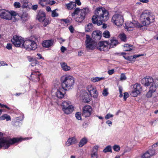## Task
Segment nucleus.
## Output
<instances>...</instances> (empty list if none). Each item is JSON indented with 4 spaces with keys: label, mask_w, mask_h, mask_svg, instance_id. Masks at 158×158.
Returning a JSON list of instances; mask_svg holds the SVG:
<instances>
[{
    "label": "nucleus",
    "mask_w": 158,
    "mask_h": 158,
    "mask_svg": "<svg viewBox=\"0 0 158 158\" xmlns=\"http://www.w3.org/2000/svg\"><path fill=\"white\" fill-rule=\"evenodd\" d=\"M95 15L92 17V22L100 26L103 22L106 21L109 19L108 11L104 8L100 7L97 8L94 11Z\"/></svg>",
    "instance_id": "nucleus-1"
},
{
    "label": "nucleus",
    "mask_w": 158,
    "mask_h": 158,
    "mask_svg": "<svg viewBox=\"0 0 158 158\" xmlns=\"http://www.w3.org/2000/svg\"><path fill=\"white\" fill-rule=\"evenodd\" d=\"M142 25L141 28L143 26L149 25L155 21V17L148 10L144 11L140 16Z\"/></svg>",
    "instance_id": "nucleus-2"
},
{
    "label": "nucleus",
    "mask_w": 158,
    "mask_h": 158,
    "mask_svg": "<svg viewBox=\"0 0 158 158\" xmlns=\"http://www.w3.org/2000/svg\"><path fill=\"white\" fill-rule=\"evenodd\" d=\"M88 10L89 9L87 8L82 9L76 8L74 12L71 13V16L74 17L76 21L81 23L85 19L86 14Z\"/></svg>",
    "instance_id": "nucleus-3"
},
{
    "label": "nucleus",
    "mask_w": 158,
    "mask_h": 158,
    "mask_svg": "<svg viewBox=\"0 0 158 158\" xmlns=\"http://www.w3.org/2000/svg\"><path fill=\"white\" fill-rule=\"evenodd\" d=\"M62 88L65 90H69L73 88L75 83L74 78L70 75H66L62 77Z\"/></svg>",
    "instance_id": "nucleus-4"
},
{
    "label": "nucleus",
    "mask_w": 158,
    "mask_h": 158,
    "mask_svg": "<svg viewBox=\"0 0 158 158\" xmlns=\"http://www.w3.org/2000/svg\"><path fill=\"white\" fill-rule=\"evenodd\" d=\"M20 140V139L16 138L12 139H0V148L3 147L5 149L8 148L11 145L18 142Z\"/></svg>",
    "instance_id": "nucleus-5"
},
{
    "label": "nucleus",
    "mask_w": 158,
    "mask_h": 158,
    "mask_svg": "<svg viewBox=\"0 0 158 158\" xmlns=\"http://www.w3.org/2000/svg\"><path fill=\"white\" fill-rule=\"evenodd\" d=\"M24 48L28 51L34 50L37 48V45L33 40L29 39L24 41Z\"/></svg>",
    "instance_id": "nucleus-6"
},
{
    "label": "nucleus",
    "mask_w": 158,
    "mask_h": 158,
    "mask_svg": "<svg viewBox=\"0 0 158 158\" xmlns=\"http://www.w3.org/2000/svg\"><path fill=\"white\" fill-rule=\"evenodd\" d=\"M61 107L64 112L67 114H70L73 110V106L70 102H63L61 103Z\"/></svg>",
    "instance_id": "nucleus-7"
},
{
    "label": "nucleus",
    "mask_w": 158,
    "mask_h": 158,
    "mask_svg": "<svg viewBox=\"0 0 158 158\" xmlns=\"http://www.w3.org/2000/svg\"><path fill=\"white\" fill-rule=\"evenodd\" d=\"M86 40L85 41V45L87 50H93L97 46L96 41L91 39L88 35H86Z\"/></svg>",
    "instance_id": "nucleus-8"
},
{
    "label": "nucleus",
    "mask_w": 158,
    "mask_h": 158,
    "mask_svg": "<svg viewBox=\"0 0 158 158\" xmlns=\"http://www.w3.org/2000/svg\"><path fill=\"white\" fill-rule=\"evenodd\" d=\"M112 22L117 26H121L124 22L123 17L120 14H116L113 16Z\"/></svg>",
    "instance_id": "nucleus-9"
},
{
    "label": "nucleus",
    "mask_w": 158,
    "mask_h": 158,
    "mask_svg": "<svg viewBox=\"0 0 158 158\" xmlns=\"http://www.w3.org/2000/svg\"><path fill=\"white\" fill-rule=\"evenodd\" d=\"M142 25L138 22L134 21L132 22L127 21L125 23V29L128 31H131L133 30L134 27H135L138 28H142Z\"/></svg>",
    "instance_id": "nucleus-10"
},
{
    "label": "nucleus",
    "mask_w": 158,
    "mask_h": 158,
    "mask_svg": "<svg viewBox=\"0 0 158 158\" xmlns=\"http://www.w3.org/2000/svg\"><path fill=\"white\" fill-rule=\"evenodd\" d=\"M13 44L16 47L23 46L24 40L21 36L15 35L11 40Z\"/></svg>",
    "instance_id": "nucleus-11"
},
{
    "label": "nucleus",
    "mask_w": 158,
    "mask_h": 158,
    "mask_svg": "<svg viewBox=\"0 0 158 158\" xmlns=\"http://www.w3.org/2000/svg\"><path fill=\"white\" fill-rule=\"evenodd\" d=\"M132 87L133 89L130 94L131 96L136 97L142 90V87L139 84L135 83L133 85Z\"/></svg>",
    "instance_id": "nucleus-12"
},
{
    "label": "nucleus",
    "mask_w": 158,
    "mask_h": 158,
    "mask_svg": "<svg viewBox=\"0 0 158 158\" xmlns=\"http://www.w3.org/2000/svg\"><path fill=\"white\" fill-rule=\"evenodd\" d=\"M108 43L106 41H100L97 45V48L100 51H107L109 50Z\"/></svg>",
    "instance_id": "nucleus-13"
},
{
    "label": "nucleus",
    "mask_w": 158,
    "mask_h": 158,
    "mask_svg": "<svg viewBox=\"0 0 158 158\" xmlns=\"http://www.w3.org/2000/svg\"><path fill=\"white\" fill-rule=\"evenodd\" d=\"M11 14L10 12L5 9H0V17L1 18L7 19H11Z\"/></svg>",
    "instance_id": "nucleus-14"
},
{
    "label": "nucleus",
    "mask_w": 158,
    "mask_h": 158,
    "mask_svg": "<svg viewBox=\"0 0 158 158\" xmlns=\"http://www.w3.org/2000/svg\"><path fill=\"white\" fill-rule=\"evenodd\" d=\"M92 110V108L90 106H85L83 108L82 116L85 117H89L91 115Z\"/></svg>",
    "instance_id": "nucleus-15"
},
{
    "label": "nucleus",
    "mask_w": 158,
    "mask_h": 158,
    "mask_svg": "<svg viewBox=\"0 0 158 158\" xmlns=\"http://www.w3.org/2000/svg\"><path fill=\"white\" fill-rule=\"evenodd\" d=\"M80 97L82 98L84 102H88L90 101L91 96L89 95L85 91H81L80 92Z\"/></svg>",
    "instance_id": "nucleus-16"
},
{
    "label": "nucleus",
    "mask_w": 158,
    "mask_h": 158,
    "mask_svg": "<svg viewBox=\"0 0 158 158\" xmlns=\"http://www.w3.org/2000/svg\"><path fill=\"white\" fill-rule=\"evenodd\" d=\"M54 43V40H44L42 43V45L44 48H48L52 46Z\"/></svg>",
    "instance_id": "nucleus-17"
},
{
    "label": "nucleus",
    "mask_w": 158,
    "mask_h": 158,
    "mask_svg": "<svg viewBox=\"0 0 158 158\" xmlns=\"http://www.w3.org/2000/svg\"><path fill=\"white\" fill-rule=\"evenodd\" d=\"M40 74L38 71L32 72L31 75V79L35 82H37L40 80Z\"/></svg>",
    "instance_id": "nucleus-18"
},
{
    "label": "nucleus",
    "mask_w": 158,
    "mask_h": 158,
    "mask_svg": "<svg viewBox=\"0 0 158 158\" xmlns=\"http://www.w3.org/2000/svg\"><path fill=\"white\" fill-rule=\"evenodd\" d=\"M102 32L99 31H93L92 34V36L95 40H99L102 36Z\"/></svg>",
    "instance_id": "nucleus-19"
},
{
    "label": "nucleus",
    "mask_w": 158,
    "mask_h": 158,
    "mask_svg": "<svg viewBox=\"0 0 158 158\" xmlns=\"http://www.w3.org/2000/svg\"><path fill=\"white\" fill-rule=\"evenodd\" d=\"M155 151L153 150H149L146 152L142 156V158H149L154 155Z\"/></svg>",
    "instance_id": "nucleus-20"
},
{
    "label": "nucleus",
    "mask_w": 158,
    "mask_h": 158,
    "mask_svg": "<svg viewBox=\"0 0 158 158\" xmlns=\"http://www.w3.org/2000/svg\"><path fill=\"white\" fill-rule=\"evenodd\" d=\"M38 20L40 22H43L45 20V13L43 11H40L37 16Z\"/></svg>",
    "instance_id": "nucleus-21"
},
{
    "label": "nucleus",
    "mask_w": 158,
    "mask_h": 158,
    "mask_svg": "<svg viewBox=\"0 0 158 158\" xmlns=\"http://www.w3.org/2000/svg\"><path fill=\"white\" fill-rule=\"evenodd\" d=\"M145 81V83L144 85L145 86H150L151 85H153V80L152 77H148V78H145L143 79V81Z\"/></svg>",
    "instance_id": "nucleus-22"
},
{
    "label": "nucleus",
    "mask_w": 158,
    "mask_h": 158,
    "mask_svg": "<svg viewBox=\"0 0 158 158\" xmlns=\"http://www.w3.org/2000/svg\"><path fill=\"white\" fill-rule=\"evenodd\" d=\"M109 43L110 44V47L114 48L118 44L117 40L114 38H112L110 40Z\"/></svg>",
    "instance_id": "nucleus-23"
},
{
    "label": "nucleus",
    "mask_w": 158,
    "mask_h": 158,
    "mask_svg": "<svg viewBox=\"0 0 158 158\" xmlns=\"http://www.w3.org/2000/svg\"><path fill=\"white\" fill-rule=\"evenodd\" d=\"M77 143V140L76 138L74 137H72L69 138L66 143V145L69 146L70 145L75 144Z\"/></svg>",
    "instance_id": "nucleus-24"
},
{
    "label": "nucleus",
    "mask_w": 158,
    "mask_h": 158,
    "mask_svg": "<svg viewBox=\"0 0 158 158\" xmlns=\"http://www.w3.org/2000/svg\"><path fill=\"white\" fill-rule=\"evenodd\" d=\"M65 6L67 7L68 9L71 10L76 9V5L75 2H70V3L66 4Z\"/></svg>",
    "instance_id": "nucleus-25"
},
{
    "label": "nucleus",
    "mask_w": 158,
    "mask_h": 158,
    "mask_svg": "<svg viewBox=\"0 0 158 158\" xmlns=\"http://www.w3.org/2000/svg\"><path fill=\"white\" fill-rule=\"evenodd\" d=\"M60 65L62 69L65 71H69L71 69L70 67L67 65V63L64 62L61 63Z\"/></svg>",
    "instance_id": "nucleus-26"
},
{
    "label": "nucleus",
    "mask_w": 158,
    "mask_h": 158,
    "mask_svg": "<svg viewBox=\"0 0 158 158\" xmlns=\"http://www.w3.org/2000/svg\"><path fill=\"white\" fill-rule=\"evenodd\" d=\"M56 94L57 98H62L64 96V93L62 91L61 89L57 90Z\"/></svg>",
    "instance_id": "nucleus-27"
},
{
    "label": "nucleus",
    "mask_w": 158,
    "mask_h": 158,
    "mask_svg": "<svg viewBox=\"0 0 158 158\" xmlns=\"http://www.w3.org/2000/svg\"><path fill=\"white\" fill-rule=\"evenodd\" d=\"M93 24L92 23H89L85 27V31L86 32H89L93 30Z\"/></svg>",
    "instance_id": "nucleus-28"
},
{
    "label": "nucleus",
    "mask_w": 158,
    "mask_h": 158,
    "mask_svg": "<svg viewBox=\"0 0 158 158\" xmlns=\"http://www.w3.org/2000/svg\"><path fill=\"white\" fill-rule=\"evenodd\" d=\"M87 139L86 138L84 137L83 138L79 143V146L81 147H82L85 144L87 143Z\"/></svg>",
    "instance_id": "nucleus-29"
},
{
    "label": "nucleus",
    "mask_w": 158,
    "mask_h": 158,
    "mask_svg": "<svg viewBox=\"0 0 158 158\" xmlns=\"http://www.w3.org/2000/svg\"><path fill=\"white\" fill-rule=\"evenodd\" d=\"M6 119V121L11 120V118L9 115L6 114H4L0 117V120H3Z\"/></svg>",
    "instance_id": "nucleus-30"
},
{
    "label": "nucleus",
    "mask_w": 158,
    "mask_h": 158,
    "mask_svg": "<svg viewBox=\"0 0 158 158\" xmlns=\"http://www.w3.org/2000/svg\"><path fill=\"white\" fill-rule=\"evenodd\" d=\"M104 79V77H93L91 78V80L93 82H95Z\"/></svg>",
    "instance_id": "nucleus-31"
},
{
    "label": "nucleus",
    "mask_w": 158,
    "mask_h": 158,
    "mask_svg": "<svg viewBox=\"0 0 158 158\" xmlns=\"http://www.w3.org/2000/svg\"><path fill=\"white\" fill-rule=\"evenodd\" d=\"M90 93V94L91 96H93L94 98H96L98 96V92L97 91V90L96 89V91H94V90H91V91L89 92Z\"/></svg>",
    "instance_id": "nucleus-32"
},
{
    "label": "nucleus",
    "mask_w": 158,
    "mask_h": 158,
    "mask_svg": "<svg viewBox=\"0 0 158 158\" xmlns=\"http://www.w3.org/2000/svg\"><path fill=\"white\" fill-rule=\"evenodd\" d=\"M118 37L122 41L125 42L126 40V35L124 33L120 34Z\"/></svg>",
    "instance_id": "nucleus-33"
},
{
    "label": "nucleus",
    "mask_w": 158,
    "mask_h": 158,
    "mask_svg": "<svg viewBox=\"0 0 158 158\" xmlns=\"http://www.w3.org/2000/svg\"><path fill=\"white\" fill-rule=\"evenodd\" d=\"M124 50L125 51H129L132 50V47L127 44H126L124 45Z\"/></svg>",
    "instance_id": "nucleus-34"
},
{
    "label": "nucleus",
    "mask_w": 158,
    "mask_h": 158,
    "mask_svg": "<svg viewBox=\"0 0 158 158\" xmlns=\"http://www.w3.org/2000/svg\"><path fill=\"white\" fill-rule=\"evenodd\" d=\"M103 36L106 38H109L110 35L109 32L108 31H105L102 34Z\"/></svg>",
    "instance_id": "nucleus-35"
},
{
    "label": "nucleus",
    "mask_w": 158,
    "mask_h": 158,
    "mask_svg": "<svg viewBox=\"0 0 158 158\" xmlns=\"http://www.w3.org/2000/svg\"><path fill=\"white\" fill-rule=\"evenodd\" d=\"M87 88L89 92L91 91V90H94V91H95V92L96 91V88L92 85H88L87 86Z\"/></svg>",
    "instance_id": "nucleus-36"
},
{
    "label": "nucleus",
    "mask_w": 158,
    "mask_h": 158,
    "mask_svg": "<svg viewBox=\"0 0 158 158\" xmlns=\"http://www.w3.org/2000/svg\"><path fill=\"white\" fill-rule=\"evenodd\" d=\"M123 57L126 60H129L131 62H134L135 61V60H134V57H133V56H123Z\"/></svg>",
    "instance_id": "nucleus-37"
},
{
    "label": "nucleus",
    "mask_w": 158,
    "mask_h": 158,
    "mask_svg": "<svg viewBox=\"0 0 158 158\" xmlns=\"http://www.w3.org/2000/svg\"><path fill=\"white\" fill-rule=\"evenodd\" d=\"M150 86L149 90L152 91L153 92H155L156 89V86L155 84L153 83V85H151Z\"/></svg>",
    "instance_id": "nucleus-38"
},
{
    "label": "nucleus",
    "mask_w": 158,
    "mask_h": 158,
    "mask_svg": "<svg viewBox=\"0 0 158 158\" xmlns=\"http://www.w3.org/2000/svg\"><path fill=\"white\" fill-rule=\"evenodd\" d=\"M105 153L107 152H111V148L110 146H108L106 147L103 150Z\"/></svg>",
    "instance_id": "nucleus-39"
},
{
    "label": "nucleus",
    "mask_w": 158,
    "mask_h": 158,
    "mask_svg": "<svg viewBox=\"0 0 158 158\" xmlns=\"http://www.w3.org/2000/svg\"><path fill=\"white\" fill-rule=\"evenodd\" d=\"M108 89L107 88H105L104 89L102 92V95L104 96H107L109 93L108 92Z\"/></svg>",
    "instance_id": "nucleus-40"
},
{
    "label": "nucleus",
    "mask_w": 158,
    "mask_h": 158,
    "mask_svg": "<svg viewBox=\"0 0 158 158\" xmlns=\"http://www.w3.org/2000/svg\"><path fill=\"white\" fill-rule=\"evenodd\" d=\"M113 149L114 151L118 152L120 149V147L118 145H115L113 147Z\"/></svg>",
    "instance_id": "nucleus-41"
},
{
    "label": "nucleus",
    "mask_w": 158,
    "mask_h": 158,
    "mask_svg": "<svg viewBox=\"0 0 158 158\" xmlns=\"http://www.w3.org/2000/svg\"><path fill=\"white\" fill-rule=\"evenodd\" d=\"M76 118L79 120H81V113L80 112H77L75 114Z\"/></svg>",
    "instance_id": "nucleus-42"
},
{
    "label": "nucleus",
    "mask_w": 158,
    "mask_h": 158,
    "mask_svg": "<svg viewBox=\"0 0 158 158\" xmlns=\"http://www.w3.org/2000/svg\"><path fill=\"white\" fill-rule=\"evenodd\" d=\"M91 158H97L98 154L96 152H94L91 154Z\"/></svg>",
    "instance_id": "nucleus-43"
},
{
    "label": "nucleus",
    "mask_w": 158,
    "mask_h": 158,
    "mask_svg": "<svg viewBox=\"0 0 158 158\" xmlns=\"http://www.w3.org/2000/svg\"><path fill=\"white\" fill-rule=\"evenodd\" d=\"M153 93V92L152 91L149 90V91L146 94V97L148 98H151L152 96Z\"/></svg>",
    "instance_id": "nucleus-44"
},
{
    "label": "nucleus",
    "mask_w": 158,
    "mask_h": 158,
    "mask_svg": "<svg viewBox=\"0 0 158 158\" xmlns=\"http://www.w3.org/2000/svg\"><path fill=\"white\" fill-rule=\"evenodd\" d=\"M14 5L15 8H19L21 7L20 4L19 2H15L14 4Z\"/></svg>",
    "instance_id": "nucleus-45"
},
{
    "label": "nucleus",
    "mask_w": 158,
    "mask_h": 158,
    "mask_svg": "<svg viewBox=\"0 0 158 158\" xmlns=\"http://www.w3.org/2000/svg\"><path fill=\"white\" fill-rule=\"evenodd\" d=\"M58 14L56 12V10L52 11V17H56L58 16Z\"/></svg>",
    "instance_id": "nucleus-46"
},
{
    "label": "nucleus",
    "mask_w": 158,
    "mask_h": 158,
    "mask_svg": "<svg viewBox=\"0 0 158 158\" xmlns=\"http://www.w3.org/2000/svg\"><path fill=\"white\" fill-rule=\"evenodd\" d=\"M126 79V77L124 73H122L121 75L120 80H124Z\"/></svg>",
    "instance_id": "nucleus-47"
},
{
    "label": "nucleus",
    "mask_w": 158,
    "mask_h": 158,
    "mask_svg": "<svg viewBox=\"0 0 158 158\" xmlns=\"http://www.w3.org/2000/svg\"><path fill=\"white\" fill-rule=\"evenodd\" d=\"M37 64V61L35 59L31 63V64L32 66H35Z\"/></svg>",
    "instance_id": "nucleus-48"
},
{
    "label": "nucleus",
    "mask_w": 158,
    "mask_h": 158,
    "mask_svg": "<svg viewBox=\"0 0 158 158\" xmlns=\"http://www.w3.org/2000/svg\"><path fill=\"white\" fill-rule=\"evenodd\" d=\"M113 116V115L110 114V113L107 114L105 117V118L106 119H109L110 118L112 117Z\"/></svg>",
    "instance_id": "nucleus-49"
},
{
    "label": "nucleus",
    "mask_w": 158,
    "mask_h": 158,
    "mask_svg": "<svg viewBox=\"0 0 158 158\" xmlns=\"http://www.w3.org/2000/svg\"><path fill=\"white\" fill-rule=\"evenodd\" d=\"M129 96V94L127 92H125L124 93V95L123 96V99L125 101H126L127 98Z\"/></svg>",
    "instance_id": "nucleus-50"
},
{
    "label": "nucleus",
    "mask_w": 158,
    "mask_h": 158,
    "mask_svg": "<svg viewBox=\"0 0 158 158\" xmlns=\"http://www.w3.org/2000/svg\"><path fill=\"white\" fill-rule=\"evenodd\" d=\"M46 0H39V4L42 6H45L44 3L45 2Z\"/></svg>",
    "instance_id": "nucleus-51"
},
{
    "label": "nucleus",
    "mask_w": 158,
    "mask_h": 158,
    "mask_svg": "<svg viewBox=\"0 0 158 158\" xmlns=\"http://www.w3.org/2000/svg\"><path fill=\"white\" fill-rule=\"evenodd\" d=\"M43 22L44 23H43V24L44 27L46 26L49 23V22L48 20H44L43 21Z\"/></svg>",
    "instance_id": "nucleus-52"
},
{
    "label": "nucleus",
    "mask_w": 158,
    "mask_h": 158,
    "mask_svg": "<svg viewBox=\"0 0 158 158\" xmlns=\"http://www.w3.org/2000/svg\"><path fill=\"white\" fill-rule=\"evenodd\" d=\"M12 44H7L6 46V48L8 50L11 49L12 48Z\"/></svg>",
    "instance_id": "nucleus-53"
},
{
    "label": "nucleus",
    "mask_w": 158,
    "mask_h": 158,
    "mask_svg": "<svg viewBox=\"0 0 158 158\" xmlns=\"http://www.w3.org/2000/svg\"><path fill=\"white\" fill-rule=\"evenodd\" d=\"M69 29L71 33H73V32L74 28L72 26H70L69 27Z\"/></svg>",
    "instance_id": "nucleus-54"
},
{
    "label": "nucleus",
    "mask_w": 158,
    "mask_h": 158,
    "mask_svg": "<svg viewBox=\"0 0 158 158\" xmlns=\"http://www.w3.org/2000/svg\"><path fill=\"white\" fill-rule=\"evenodd\" d=\"M114 69L110 70L108 71V73L110 75H112L113 73H114Z\"/></svg>",
    "instance_id": "nucleus-55"
},
{
    "label": "nucleus",
    "mask_w": 158,
    "mask_h": 158,
    "mask_svg": "<svg viewBox=\"0 0 158 158\" xmlns=\"http://www.w3.org/2000/svg\"><path fill=\"white\" fill-rule=\"evenodd\" d=\"M56 3V1L54 0L49 1L48 2V4L50 5H52Z\"/></svg>",
    "instance_id": "nucleus-56"
},
{
    "label": "nucleus",
    "mask_w": 158,
    "mask_h": 158,
    "mask_svg": "<svg viewBox=\"0 0 158 158\" xmlns=\"http://www.w3.org/2000/svg\"><path fill=\"white\" fill-rule=\"evenodd\" d=\"M98 146H94L93 148V152H94L95 151L96 152H97V151L98 150Z\"/></svg>",
    "instance_id": "nucleus-57"
},
{
    "label": "nucleus",
    "mask_w": 158,
    "mask_h": 158,
    "mask_svg": "<svg viewBox=\"0 0 158 158\" xmlns=\"http://www.w3.org/2000/svg\"><path fill=\"white\" fill-rule=\"evenodd\" d=\"M37 55L38 56L37 58L38 59H44V58L42 57V56L40 53H37Z\"/></svg>",
    "instance_id": "nucleus-58"
},
{
    "label": "nucleus",
    "mask_w": 158,
    "mask_h": 158,
    "mask_svg": "<svg viewBox=\"0 0 158 158\" xmlns=\"http://www.w3.org/2000/svg\"><path fill=\"white\" fill-rule=\"evenodd\" d=\"M5 65L7 66V64L5 63L4 61H2L0 62V67L2 66H4Z\"/></svg>",
    "instance_id": "nucleus-59"
},
{
    "label": "nucleus",
    "mask_w": 158,
    "mask_h": 158,
    "mask_svg": "<svg viewBox=\"0 0 158 158\" xmlns=\"http://www.w3.org/2000/svg\"><path fill=\"white\" fill-rule=\"evenodd\" d=\"M0 106L2 108L5 107L8 110L10 109V108L9 107H8L6 105H4V104H1V105H0Z\"/></svg>",
    "instance_id": "nucleus-60"
},
{
    "label": "nucleus",
    "mask_w": 158,
    "mask_h": 158,
    "mask_svg": "<svg viewBox=\"0 0 158 158\" xmlns=\"http://www.w3.org/2000/svg\"><path fill=\"white\" fill-rule=\"evenodd\" d=\"M10 14H11V19L12 18V16H16V13L15 11H11V12H10Z\"/></svg>",
    "instance_id": "nucleus-61"
},
{
    "label": "nucleus",
    "mask_w": 158,
    "mask_h": 158,
    "mask_svg": "<svg viewBox=\"0 0 158 158\" xmlns=\"http://www.w3.org/2000/svg\"><path fill=\"white\" fill-rule=\"evenodd\" d=\"M66 50V48L64 46H62L60 49L61 52L63 53Z\"/></svg>",
    "instance_id": "nucleus-62"
},
{
    "label": "nucleus",
    "mask_w": 158,
    "mask_h": 158,
    "mask_svg": "<svg viewBox=\"0 0 158 158\" xmlns=\"http://www.w3.org/2000/svg\"><path fill=\"white\" fill-rule=\"evenodd\" d=\"M75 2L76 3V5L77 4L78 6L80 5L81 4L80 0H76Z\"/></svg>",
    "instance_id": "nucleus-63"
},
{
    "label": "nucleus",
    "mask_w": 158,
    "mask_h": 158,
    "mask_svg": "<svg viewBox=\"0 0 158 158\" xmlns=\"http://www.w3.org/2000/svg\"><path fill=\"white\" fill-rule=\"evenodd\" d=\"M38 7V6L36 5H33L32 6V9L35 10H36Z\"/></svg>",
    "instance_id": "nucleus-64"
}]
</instances>
